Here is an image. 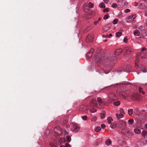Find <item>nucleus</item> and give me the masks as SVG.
Returning <instances> with one entry per match:
<instances>
[{"mask_svg": "<svg viewBox=\"0 0 147 147\" xmlns=\"http://www.w3.org/2000/svg\"><path fill=\"white\" fill-rule=\"evenodd\" d=\"M117 126V124L115 123H113L110 125V127L112 129L115 128Z\"/></svg>", "mask_w": 147, "mask_h": 147, "instance_id": "27", "label": "nucleus"}, {"mask_svg": "<svg viewBox=\"0 0 147 147\" xmlns=\"http://www.w3.org/2000/svg\"><path fill=\"white\" fill-rule=\"evenodd\" d=\"M145 126L146 128L147 129V123L145 125Z\"/></svg>", "mask_w": 147, "mask_h": 147, "instance_id": "61", "label": "nucleus"}, {"mask_svg": "<svg viewBox=\"0 0 147 147\" xmlns=\"http://www.w3.org/2000/svg\"><path fill=\"white\" fill-rule=\"evenodd\" d=\"M100 127L99 126H97L94 129V131L96 132H98L101 130Z\"/></svg>", "mask_w": 147, "mask_h": 147, "instance_id": "31", "label": "nucleus"}, {"mask_svg": "<svg viewBox=\"0 0 147 147\" xmlns=\"http://www.w3.org/2000/svg\"><path fill=\"white\" fill-rule=\"evenodd\" d=\"M117 92L118 95L124 99L126 98L127 97H129L130 93V92L129 91L124 92L120 91L119 89L117 90Z\"/></svg>", "mask_w": 147, "mask_h": 147, "instance_id": "2", "label": "nucleus"}, {"mask_svg": "<svg viewBox=\"0 0 147 147\" xmlns=\"http://www.w3.org/2000/svg\"><path fill=\"white\" fill-rule=\"evenodd\" d=\"M97 101L99 105H100L103 103V101L102 99L100 97H98L97 98Z\"/></svg>", "mask_w": 147, "mask_h": 147, "instance_id": "19", "label": "nucleus"}, {"mask_svg": "<svg viewBox=\"0 0 147 147\" xmlns=\"http://www.w3.org/2000/svg\"><path fill=\"white\" fill-rule=\"evenodd\" d=\"M133 112V110L132 109H129L128 111V114L130 116L132 115Z\"/></svg>", "mask_w": 147, "mask_h": 147, "instance_id": "28", "label": "nucleus"}, {"mask_svg": "<svg viewBox=\"0 0 147 147\" xmlns=\"http://www.w3.org/2000/svg\"><path fill=\"white\" fill-rule=\"evenodd\" d=\"M145 115L146 117H147V112L145 113Z\"/></svg>", "mask_w": 147, "mask_h": 147, "instance_id": "59", "label": "nucleus"}, {"mask_svg": "<svg viewBox=\"0 0 147 147\" xmlns=\"http://www.w3.org/2000/svg\"><path fill=\"white\" fill-rule=\"evenodd\" d=\"M99 7L101 8H105V4L104 3H100L99 5Z\"/></svg>", "mask_w": 147, "mask_h": 147, "instance_id": "33", "label": "nucleus"}, {"mask_svg": "<svg viewBox=\"0 0 147 147\" xmlns=\"http://www.w3.org/2000/svg\"><path fill=\"white\" fill-rule=\"evenodd\" d=\"M128 40V38L127 37H124L123 39V42L125 43H126L127 42Z\"/></svg>", "mask_w": 147, "mask_h": 147, "instance_id": "43", "label": "nucleus"}, {"mask_svg": "<svg viewBox=\"0 0 147 147\" xmlns=\"http://www.w3.org/2000/svg\"><path fill=\"white\" fill-rule=\"evenodd\" d=\"M109 27H107L106 26H105L103 28V29L104 30L106 31L109 30Z\"/></svg>", "mask_w": 147, "mask_h": 147, "instance_id": "45", "label": "nucleus"}, {"mask_svg": "<svg viewBox=\"0 0 147 147\" xmlns=\"http://www.w3.org/2000/svg\"><path fill=\"white\" fill-rule=\"evenodd\" d=\"M109 11V8H106L105 9L103 10V12H108Z\"/></svg>", "mask_w": 147, "mask_h": 147, "instance_id": "47", "label": "nucleus"}, {"mask_svg": "<svg viewBox=\"0 0 147 147\" xmlns=\"http://www.w3.org/2000/svg\"><path fill=\"white\" fill-rule=\"evenodd\" d=\"M120 101H118L114 102L113 105L114 106H117L119 105L120 104Z\"/></svg>", "mask_w": 147, "mask_h": 147, "instance_id": "30", "label": "nucleus"}, {"mask_svg": "<svg viewBox=\"0 0 147 147\" xmlns=\"http://www.w3.org/2000/svg\"><path fill=\"white\" fill-rule=\"evenodd\" d=\"M101 54L100 49H98V50L97 51L96 53L93 58V61L96 63H100L105 58L103 56L102 57L101 56Z\"/></svg>", "mask_w": 147, "mask_h": 147, "instance_id": "1", "label": "nucleus"}, {"mask_svg": "<svg viewBox=\"0 0 147 147\" xmlns=\"http://www.w3.org/2000/svg\"><path fill=\"white\" fill-rule=\"evenodd\" d=\"M90 111L92 113H94L96 111V110L95 109H90Z\"/></svg>", "mask_w": 147, "mask_h": 147, "instance_id": "42", "label": "nucleus"}, {"mask_svg": "<svg viewBox=\"0 0 147 147\" xmlns=\"http://www.w3.org/2000/svg\"><path fill=\"white\" fill-rule=\"evenodd\" d=\"M117 6V5L116 3H113L112 5V7L113 8H116Z\"/></svg>", "mask_w": 147, "mask_h": 147, "instance_id": "44", "label": "nucleus"}, {"mask_svg": "<svg viewBox=\"0 0 147 147\" xmlns=\"http://www.w3.org/2000/svg\"><path fill=\"white\" fill-rule=\"evenodd\" d=\"M63 131L65 133V134H64L65 135H67V134H68V132H67L65 130H64Z\"/></svg>", "mask_w": 147, "mask_h": 147, "instance_id": "54", "label": "nucleus"}, {"mask_svg": "<svg viewBox=\"0 0 147 147\" xmlns=\"http://www.w3.org/2000/svg\"><path fill=\"white\" fill-rule=\"evenodd\" d=\"M146 47H143L141 50V51H144L146 50Z\"/></svg>", "mask_w": 147, "mask_h": 147, "instance_id": "51", "label": "nucleus"}, {"mask_svg": "<svg viewBox=\"0 0 147 147\" xmlns=\"http://www.w3.org/2000/svg\"><path fill=\"white\" fill-rule=\"evenodd\" d=\"M64 139L63 138H61L58 142V143L59 144H61L63 142H64Z\"/></svg>", "mask_w": 147, "mask_h": 147, "instance_id": "35", "label": "nucleus"}, {"mask_svg": "<svg viewBox=\"0 0 147 147\" xmlns=\"http://www.w3.org/2000/svg\"><path fill=\"white\" fill-rule=\"evenodd\" d=\"M144 28V26H140L138 28V29L139 30H141L142 29Z\"/></svg>", "mask_w": 147, "mask_h": 147, "instance_id": "50", "label": "nucleus"}, {"mask_svg": "<svg viewBox=\"0 0 147 147\" xmlns=\"http://www.w3.org/2000/svg\"><path fill=\"white\" fill-rule=\"evenodd\" d=\"M122 32L120 30L119 32L116 33L115 36L117 37H119L122 35Z\"/></svg>", "mask_w": 147, "mask_h": 147, "instance_id": "24", "label": "nucleus"}, {"mask_svg": "<svg viewBox=\"0 0 147 147\" xmlns=\"http://www.w3.org/2000/svg\"><path fill=\"white\" fill-rule=\"evenodd\" d=\"M134 131L136 134H140L141 132L140 130L138 128H135L134 129Z\"/></svg>", "mask_w": 147, "mask_h": 147, "instance_id": "20", "label": "nucleus"}, {"mask_svg": "<svg viewBox=\"0 0 147 147\" xmlns=\"http://www.w3.org/2000/svg\"><path fill=\"white\" fill-rule=\"evenodd\" d=\"M59 147H64V146L63 145H61Z\"/></svg>", "mask_w": 147, "mask_h": 147, "instance_id": "58", "label": "nucleus"}, {"mask_svg": "<svg viewBox=\"0 0 147 147\" xmlns=\"http://www.w3.org/2000/svg\"><path fill=\"white\" fill-rule=\"evenodd\" d=\"M91 26V29H92V28H93V26Z\"/></svg>", "mask_w": 147, "mask_h": 147, "instance_id": "64", "label": "nucleus"}, {"mask_svg": "<svg viewBox=\"0 0 147 147\" xmlns=\"http://www.w3.org/2000/svg\"><path fill=\"white\" fill-rule=\"evenodd\" d=\"M121 132L124 135H125L127 134H130L129 132L127 130H125L124 129L122 130L121 131Z\"/></svg>", "mask_w": 147, "mask_h": 147, "instance_id": "17", "label": "nucleus"}, {"mask_svg": "<svg viewBox=\"0 0 147 147\" xmlns=\"http://www.w3.org/2000/svg\"><path fill=\"white\" fill-rule=\"evenodd\" d=\"M54 130L55 134L58 136H59L61 135L62 131L60 128L59 127L55 128Z\"/></svg>", "mask_w": 147, "mask_h": 147, "instance_id": "8", "label": "nucleus"}, {"mask_svg": "<svg viewBox=\"0 0 147 147\" xmlns=\"http://www.w3.org/2000/svg\"><path fill=\"white\" fill-rule=\"evenodd\" d=\"M124 52L126 54H129L130 53L133 52L132 49L129 47H126L123 48Z\"/></svg>", "mask_w": 147, "mask_h": 147, "instance_id": "7", "label": "nucleus"}, {"mask_svg": "<svg viewBox=\"0 0 147 147\" xmlns=\"http://www.w3.org/2000/svg\"><path fill=\"white\" fill-rule=\"evenodd\" d=\"M112 142L111 140L110 139H108L105 141V144L106 145L109 146L112 144Z\"/></svg>", "mask_w": 147, "mask_h": 147, "instance_id": "21", "label": "nucleus"}, {"mask_svg": "<svg viewBox=\"0 0 147 147\" xmlns=\"http://www.w3.org/2000/svg\"><path fill=\"white\" fill-rule=\"evenodd\" d=\"M139 94L137 93L131 94L130 93L129 97L133 100H137L139 97Z\"/></svg>", "mask_w": 147, "mask_h": 147, "instance_id": "5", "label": "nucleus"}, {"mask_svg": "<svg viewBox=\"0 0 147 147\" xmlns=\"http://www.w3.org/2000/svg\"><path fill=\"white\" fill-rule=\"evenodd\" d=\"M67 120H65V121L64 123H63L64 124H65L66 123H67Z\"/></svg>", "mask_w": 147, "mask_h": 147, "instance_id": "57", "label": "nucleus"}, {"mask_svg": "<svg viewBox=\"0 0 147 147\" xmlns=\"http://www.w3.org/2000/svg\"><path fill=\"white\" fill-rule=\"evenodd\" d=\"M138 91L140 93H141L143 94H145V92L143 91V89L141 87H140L138 88Z\"/></svg>", "mask_w": 147, "mask_h": 147, "instance_id": "26", "label": "nucleus"}, {"mask_svg": "<svg viewBox=\"0 0 147 147\" xmlns=\"http://www.w3.org/2000/svg\"><path fill=\"white\" fill-rule=\"evenodd\" d=\"M96 120V117H94L91 119V121H95Z\"/></svg>", "mask_w": 147, "mask_h": 147, "instance_id": "46", "label": "nucleus"}, {"mask_svg": "<svg viewBox=\"0 0 147 147\" xmlns=\"http://www.w3.org/2000/svg\"><path fill=\"white\" fill-rule=\"evenodd\" d=\"M139 57L137 56L136 57V59L135 61V66L136 67H140V66L141 65H140V64L139 63Z\"/></svg>", "mask_w": 147, "mask_h": 147, "instance_id": "13", "label": "nucleus"}, {"mask_svg": "<svg viewBox=\"0 0 147 147\" xmlns=\"http://www.w3.org/2000/svg\"><path fill=\"white\" fill-rule=\"evenodd\" d=\"M136 17V14H133L128 16L125 19V21L128 23H134L136 22L135 18Z\"/></svg>", "mask_w": 147, "mask_h": 147, "instance_id": "3", "label": "nucleus"}, {"mask_svg": "<svg viewBox=\"0 0 147 147\" xmlns=\"http://www.w3.org/2000/svg\"><path fill=\"white\" fill-rule=\"evenodd\" d=\"M146 71H146V69H145H145H143V72H146Z\"/></svg>", "mask_w": 147, "mask_h": 147, "instance_id": "55", "label": "nucleus"}, {"mask_svg": "<svg viewBox=\"0 0 147 147\" xmlns=\"http://www.w3.org/2000/svg\"><path fill=\"white\" fill-rule=\"evenodd\" d=\"M122 51V49H116L114 51L115 54L117 55H120L121 54Z\"/></svg>", "mask_w": 147, "mask_h": 147, "instance_id": "10", "label": "nucleus"}, {"mask_svg": "<svg viewBox=\"0 0 147 147\" xmlns=\"http://www.w3.org/2000/svg\"><path fill=\"white\" fill-rule=\"evenodd\" d=\"M118 22V19H115L114 20L113 22V24H115L117 23Z\"/></svg>", "mask_w": 147, "mask_h": 147, "instance_id": "34", "label": "nucleus"}, {"mask_svg": "<svg viewBox=\"0 0 147 147\" xmlns=\"http://www.w3.org/2000/svg\"><path fill=\"white\" fill-rule=\"evenodd\" d=\"M101 127L102 129H104L105 127V125L104 124H102L101 125Z\"/></svg>", "mask_w": 147, "mask_h": 147, "instance_id": "52", "label": "nucleus"}, {"mask_svg": "<svg viewBox=\"0 0 147 147\" xmlns=\"http://www.w3.org/2000/svg\"><path fill=\"white\" fill-rule=\"evenodd\" d=\"M73 127L74 128L73 131L74 132H77L78 131L80 130V127L77 124L74 123L73 124Z\"/></svg>", "mask_w": 147, "mask_h": 147, "instance_id": "9", "label": "nucleus"}, {"mask_svg": "<svg viewBox=\"0 0 147 147\" xmlns=\"http://www.w3.org/2000/svg\"><path fill=\"white\" fill-rule=\"evenodd\" d=\"M88 6L90 8H92L93 7L94 5L91 2H89L88 4Z\"/></svg>", "mask_w": 147, "mask_h": 147, "instance_id": "39", "label": "nucleus"}, {"mask_svg": "<svg viewBox=\"0 0 147 147\" xmlns=\"http://www.w3.org/2000/svg\"><path fill=\"white\" fill-rule=\"evenodd\" d=\"M92 12L93 13L94 15L95 14L94 12V11H92Z\"/></svg>", "mask_w": 147, "mask_h": 147, "instance_id": "63", "label": "nucleus"}, {"mask_svg": "<svg viewBox=\"0 0 147 147\" xmlns=\"http://www.w3.org/2000/svg\"><path fill=\"white\" fill-rule=\"evenodd\" d=\"M87 109V107L84 105L81 106L79 110L81 111H85Z\"/></svg>", "mask_w": 147, "mask_h": 147, "instance_id": "18", "label": "nucleus"}, {"mask_svg": "<svg viewBox=\"0 0 147 147\" xmlns=\"http://www.w3.org/2000/svg\"><path fill=\"white\" fill-rule=\"evenodd\" d=\"M90 104L93 107H96L97 105L96 100L95 99L92 100L90 101Z\"/></svg>", "mask_w": 147, "mask_h": 147, "instance_id": "11", "label": "nucleus"}, {"mask_svg": "<svg viewBox=\"0 0 147 147\" xmlns=\"http://www.w3.org/2000/svg\"><path fill=\"white\" fill-rule=\"evenodd\" d=\"M115 58L114 57H113V55H110L109 57L107 59H106L105 61L107 62V61H111L113 59Z\"/></svg>", "mask_w": 147, "mask_h": 147, "instance_id": "14", "label": "nucleus"}, {"mask_svg": "<svg viewBox=\"0 0 147 147\" xmlns=\"http://www.w3.org/2000/svg\"><path fill=\"white\" fill-rule=\"evenodd\" d=\"M93 34H91L87 36L86 37V40L87 42H91L93 41Z\"/></svg>", "mask_w": 147, "mask_h": 147, "instance_id": "6", "label": "nucleus"}, {"mask_svg": "<svg viewBox=\"0 0 147 147\" xmlns=\"http://www.w3.org/2000/svg\"><path fill=\"white\" fill-rule=\"evenodd\" d=\"M65 147H71V146L70 144L66 143L65 145Z\"/></svg>", "mask_w": 147, "mask_h": 147, "instance_id": "48", "label": "nucleus"}, {"mask_svg": "<svg viewBox=\"0 0 147 147\" xmlns=\"http://www.w3.org/2000/svg\"><path fill=\"white\" fill-rule=\"evenodd\" d=\"M115 115L117 119H120L121 118H122L124 117V115H123L122 114L116 113Z\"/></svg>", "mask_w": 147, "mask_h": 147, "instance_id": "16", "label": "nucleus"}, {"mask_svg": "<svg viewBox=\"0 0 147 147\" xmlns=\"http://www.w3.org/2000/svg\"><path fill=\"white\" fill-rule=\"evenodd\" d=\"M105 113H103L101 114L100 115V117L102 119L104 118L105 116Z\"/></svg>", "mask_w": 147, "mask_h": 147, "instance_id": "41", "label": "nucleus"}, {"mask_svg": "<svg viewBox=\"0 0 147 147\" xmlns=\"http://www.w3.org/2000/svg\"><path fill=\"white\" fill-rule=\"evenodd\" d=\"M94 51V50L93 49H91L90 51L87 54V57L89 58H91L92 57Z\"/></svg>", "mask_w": 147, "mask_h": 147, "instance_id": "12", "label": "nucleus"}, {"mask_svg": "<svg viewBox=\"0 0 147 147\" xmlns=\"http://www.w3.org/2000/svg\"><path fill=\"white\" fill-rule=\"evenodd\" d=\"M108 123L109 124L111 123L113 121V119L111 117H109L107 119Z\"/></svg>", "mask_w": 147, "mask_h": 147, "instance_id": "23", "label": "nucleus"}, {"mask_svg": "<svg viewBox=\"0 0 147 147\" xmlns=\"http://www.w3.org/2000/svg\"><path fill=\"white\" fill-rule=\"evenodd\" d=\"M106 3H107L109 1V0H103Z\"/></svg>", "mask_w": 147, "mask_h": 147, "instance_id": "53", "label": "nucleus"}, {"mask_svg": "<svg viewBox=\"0 0 147 147\" xmlns=\"http://www.w3.org/2000/svg\"><path fill=\"white\" fill-rule=\"evenodd\" d=\"M119 112L120 113L122 114L123 115H124L125 114V112L124 111L123 109L121 108L119 110Z\"/></svg>", "mask_w": 147, "mask_h": 147, "instance_id": "37", "label": "nucleus"}, {"mask_svg": "<svg viewBox=\"0 0 147 147\" xmlns=\"http://www.w3.org/2000/svg\"><path fill=\"white\" fill-rule=\"evenodd\" d=\"M130 10L129 9H125L124 11L125 13H127L129 12H130Z\"/></svg>", "mask_w": 147, "mask_h": 147, "instance_id": "49", "label": "nucleus"}, {"mask_svg": "<svg viewBox=\"0 0 147 147\" xmlns=\"http://www.w3.org/2000/svg\"><path fill=\"white\" fill-rule=\"evenodd\" d=\"M140 32L138 30H136L134 32V34L135 36H138L140 34Z\"/></svg>", "mask_w": 147, "mask_h": 147, "instance_id": "22", "label": "nucleus"}, {"mask_svg": "<svg viewBox=\"0 0 147 147\" xmlns=\"http://www.w3.org/2000/svg\"><path fill=\"white\" fill-rule=\"evenodd\" d=\"M67 141L69 142L71 141V137L69 136H67Z\"/></svg>", "mask_w": 147, "mask_h": 147, "instance_id": "38", "label": "nucleus"}, {"mask_svg": "<svg viewBox=\"0 0 147 147\" xmlns=\"http://www.w3.org/2000/svg\"><path fill=\"white\" fill-rule=\"evenodd\" d=\"M105 74H108V72H105Z\"/></svg>", "mask_w": 147, "mask_h": 147, "instance_id": "62", "label": "nucleus"}, {"mask_svg": "<svg viewBox=\"0 0 147 147\" xmlns=\"http://www.w3.org/2000/svg\"><path fill=\"white\" fill-rule=\"evenodd\" d=\"M112 36V35L111 34H109V37H110Z\"/></svg>", "mask_w": 147, "mask_h": 147, "instance_id": "56", "label": "nucleus"}, {"mask_svg": "<svg viewBox=\"0 0 147 147\" xmlns=\"http://www.w3.org/2000/svg\"><path fill=\"white\" fill-rule=\"evenodd\" d=\"M82 119L84 120H86L87 119V117L86 115L82 116Z\"/></svg>", "mask_w": 147, "mask_h": 147, "instance_id": "40", "label": "nucleus"}, {"mask_svg": "<svg viewBox=\"0 0 147 147\" xmlns=\"http://www.w3.org/2000/svg\"><path fill=\"white\" fill-rule=\"evenodd\" d=\"M101 20V18H99L98 20L96 21H94V24L96 25L97 24H100V22Z\"/></svg>", "mask_w": 147, "mask_h": 147, "instance_id": "25", "label": "nucleus"}, {"mask_svg": "<svg viewBox=\"0 0 147 147\" xmlns=\"http://www.w3.org/2000/svg\"><path fill=\"white\" fill-rule=\"evenodd\" d=\"M142 136L145 137L147 135V131L144 130L142 132Z\"/></svg>", "mask_w": 147, "mask_h": 147, "instance_id": "29", "label": "nucleus"}, {"mask_svg": "<svg viewBox=\"0 0 147 147\" xmlns=\"http://www.w3.org/2000/svg\"><path fill=\"white\" fill-rule=\"evenodd\" d=\"M117 99L116 96L114 93H110L108 95V100L110 102H112Z\"/></svg>", "mask_w": 147, "mask_h": 147, "instance_id": "4", "label": "nucleus"}, {"mask_svg": "<svg viewBox=\"0 0 147 147\" xmlns=\"http://www.w3.org/2000/svg\"><path fill=\"white\" fill-rule=\"evenodd\" d=\"M117 72L119 73V72H121V71L117 70Z\"/></svg>", "mask_w": 147, "mask_h": 147, "instance_id": "60", "label": "nucleus"}, {"mask_svg": "<svg viewBox=\"0 0 147 147\" xmlns=\"http://www.w3.org/2000/svg\"><path fill=\"white\" fill-rule=\"evenodd\" d=\"M140 57L142 59L147 58V52L145 53H141Z\"/></svg>", "mask_w": 147, "mask_h": 147, "instance_id": "15", "label": "nucleus"}, {"mask_svg": "<svg viewBox=\"0 0 147 147\" xmlns=\"http://www.w3.org/2000/svg\"><path fill=\"white\" fill-rule=\"evenodd\" d=\"M109 14H107V15H106L104 16L103 18L105 20H106L109 18Z\"/></svg>", "mask_w": 147, "mask_h": 147, "instance_id": "36", "label": "nucleus"}, {"mask_svg": "<svg viewBox=\"0 0 147 147\" xmlns=\"http://www.w3.org/2000/svg\"><path fill=\"white\" fill-rule=\"evenodd\" d=\"M134 122V120L133 119H131L128 121V124L129 125L132 124Z\"/></svg>", "mask_w": 147, "mask_h": 147, "instance_id": "32", "label": "nucleus"}]
</instances>
